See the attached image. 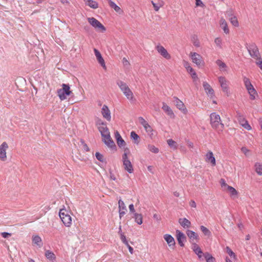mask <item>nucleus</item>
Listing matches in <instances>:
<instances>
[{"label": "nucleus", "mask_w": 262, "mask_h": 262, "mask_svg": "<svg viewBox=\"0 0 262 262\" xmlns=\"http://www.w3.org/2000/svg\"><path fill=\"white\" fill-rule=\"evenodd\" d=\"M230 20L233 26H234L235 27L238 26V25H239L238 21L237 20V17L235 16H232L231 15V16L230 18Z\"/></svg>", "instance_id": "39"}, {"label": "nucleus", "mask_w": 262, "mask_h": 262, "mask_svg": "<svg viewBox=\"0 0 262 262\" xmlns=\"http://www.w3.org/2000/svg\"><path fill=\"white\" fill-rule=\"evenodd\" d=\"M203 256L206 260V262H214L215 258L213 257L210 253L206 252L203 254Z\"/></svg>", "instance_id": "34"}, {"label": "nucleus", "mask_w": 262, "mask_h": 262, "mask_svg": "<svg viewBox=\"0 0 262 262\" xmlns=\"http://www.w3.org/2000/svg\"><path fill=\"white\" fill-rule=\"evenodd\" d=\"M239 123L241 125L244 127L245 129L249 130L251 129V127L249 124L248 121L245 119L244 116L242 117L241 118H239L237 119Z\"/></svg>", "instance_id": "21"}, {"label": "nucleus", "mask_w": 262, "mask_h": 262, "mask_svg": "<svg viewBox=\"0 0 262 262\" xmlns=\"http://www.w3.org/2000/svg\"><path fill=\"white\" fill-rule=\"evenodd\" d=\"M190 75H191V76L193 80H195L196 79H198L197 74H196V72L195 71H194L193 72L191 73Z\"/></svg>", "instance_id": "64"}, {"label": "nucleus", "mask_w": 262, "mask_h": 262, "mask_svg": "<svg viewBox=\"0 0 262 262\" xmlns=\"http://www.w3.org/2000/svg\"><path fill=\"white\" fill-rule=\"evenodd\" d=\"M96 159L100 162L106 163L103 156L99 152H96L95 154Z\"/></svg>", "instance_id": "41"}, {"label": "nucleus", "mask_w": 262, "mask_h": 262, "mask_svg": "<svg viewBox=\"0 0 262 262\" xmlns=\"http://www.w3.org/2000/svg\"><path fill=\"white\" fill-rule=\"evenodd\" d=\"M219 81L223 92L225 93L227 96H229L230 92L229 91L228 81L226 80V78L224 77L221 76L219 78Z\"/></svg>", "instance_id": "5"}, {"label": "nucleus", "mask_w": 262, "mask_h": 262, "mask_svg": "<svg viewBox=\"0 0 262 262\" xmlns=\"http://www.w3.org/2000/svg\"><path fill=\"white\" fill-rule=\"evenodd\" d=\"M192 62L195 63L198 67L204 66V62L202 60V57L199 54L193 52L191 53Z\"/></svg>", "instance_id": "6"}, {"label": "nucleus", "mask_w": 262, "mask_h": 262, "mask_svg": "<svg viewBox=\"0 0 262 262\" xmlns=\"http://www.w3.org/2000/svg\"><path fill=\"white\" fill-rule=\"evenodd\" d=\"M167 142L168 145L171 148L173 149V150L177 149L178 144L173 140H172V139H170L167 140Z\"/></svg>", "instance_id": "33"}, {"label": "nucleus", "mask_w": 262, "mask_h": 262, "mask_svg": "<svg viewBox=\"0 0 262 262\" xmlns=\"http://www.w3.org/2000/svg\"><path fill=\"white\" fill-rule=\"evenodd\" d=\"M179 223L184 228H189L191 226V222L186 218H181L179 220Z\"/></svg>", "instance_id": "23"}, {"label": "nucleus", "mask_w": 262, "mask_h": 262, "mask_svg": "<svg viewBox=\"0 0 262 262\" xmlns=\"http://www.w3.org/2000/svg\"><path fill=\"white\" fill-rule=\"evenodd\" d=\"M133 217L138 225H141L143 223V216L141 214L135 213Z\"/></svg>", "instance_id": "29"}, {"label": "nucleus", "mask_w": 262, "mask_h": 262, "mask_svg": "<svg viewBox=\"0 0 262 262\" xmlns=\"http://www.w3.org/2000/svg\"><path fill=\"white\" fill-rule=\"evenodd\" d=\"M221 25L222 26L224 33L226 34H228L229 33V30L226 22L224 20Z\"/></svg>", "instance_id": "46"}, {"label": "nucleus", "mask_w": 262, "mask_h": 262, "mask_svg": "<svg viewBox=\"0 0 262 262\" xmlns=\"http://www.w3.org/2000/svg\"><path fill=\"white\" fill-rule=\"evenodd\" d=\"M95 123L96 125L97 126V127H98L101 126V124L103 123V120L97 117L95 120Z\"/></svg>", "instance_id": "54"}, {"label": "nucleus", "mask_w": 262, "mask_h": 262, "mask_svg": "<svg viewBox=\"0 0 262 262\" xmlns=\"http://www.w3.org/2000/svg\"><path fill=\"white\" fill-rule=\"evenodd\" d=\"M1 235L3 237L6 238H8L9 237L11 236V233L6 232H3L1 233Z\"/></svg>", "instance_id": "56"}, {"label": "nucleus", "mask_w": 262, "mask_h": 262, "mask_svg": "<svg viewBox=\"0 0 262 262\" xmlns=\"http://www.w3.org/2000/svg\"><path fill=\"white\" fill-rule=\"evenodd\" d=\"M98 130L101 134L102 137L104 138L106 136V135L110 134L109 129L107 126H101L97 127Z\"/></svg>", "instance_id": "26"}, {"label": "nucleus", "mask_w": 262, "mask_h": 262, "mask_svg": "<svg viewBox=\"0 0 262 262\" xmlns=\"http://www.w3.org/2000/svg\"><path fill=\"white\" fill-rule=\"evenodd\" d=\"M184 66L185 68L187 69L188 72L190 74L194 71V69L189 65V63L188 62H186L184 64Z\"/></svg>", "instance_id": "50"}, {"label": "nucleus", "mask_w": 262, "mask_h": 262, "mask_svg": "<svg viewBox=\"0 0 262 262\" xmlns=\"http://www.w3.org/2000/svg\"><path fill=\"white\" fill-rule=\"evenodd\" d=\"M164 5V2L163 1H160V2H159L158 3L156 4H154V10L156 11H158L160 8L162 7Z\"/></svg>", "instance_id": "45"}, {"label": "nucleus", "mask_w": 262, "mask_h": 262, "mask_svg": "<svg viewBox=\"0 0 262 262\" xmlns=\"http://www.w3.org/2000/svg\"><path fill=\"white\" fill-rule=\"evenodd\" d=\"M118 204H119V211H120V210L127 211L125 204L122 200L120 199L119 200Z\"/></svg>", "instance_id": "44"}, {"label": "nucleus", "mask_w": 262, "mask_h": 262, "mask_svg": "<svg viewBox=\"0 0 262 262\" xmlns=\"http://www.w3.org/2000/svg\"><path fill=\"white\" fill-rule=\"evenodd\" d=\"M33 243L38 246L39 247H40L42 245V243L41 241V239L38 235H35L33 237L32 239Z\"/></svg>", "instance_id": "32"}, {"label": "nucleus", "mask_w": 262, "mask_h": 262, "mask_svg": "<svg viewBox=\"0 0 262 262\" xmlns=\"http://www.w3.org/2000/svg\"><path fill=\"white\" fill-rule=\"evenodd\" d=\"M196 7H201L202 8L205 7V5L201 0H195Z\"/></svg>", "instance_id": "52"}, {"label": "nucleus", "mask_w": 262, "mask_h": 262, "mask_svg": "<svg viewBox=\"0 0 262 262\" xmlns=\"http://www.w3.org/2000/svg\"><path fill=\"white\" fill-rule=\"evenodd\" d=\"M210 123L217 122V121H221V117L219 114H217L215 112L212 113L210 115Z\"/></svg>", "instance_id": "31"}, {"label": "nucleus", "mask_w": 262, "mask_h": 262, "mask_svg": "<svg viewBox=\"0 0 262 262\" xmlns=\"http://www.w3.org/2000/svg\"><path fill=\"white\" fill-rule=\"evenodd\" d=\"M61 220L66 227H70L72 224V217L69 214L62 217Z\"/></svg>", "instance_id": "24"}, {"label": "nucleus", "mask_w": 262, "mask_h": 262, "mask_svg": "<svg viewBox=\"0 0 262 262\" xmlns=\"http://www.w3.org/2000/svg\"><path fill=\"white\" fill-rule=\"evenodd\" d=\"M203 88L206 92V93L210 95V96H214V92L213 89L211 87L209 83L207 82H203Z\"/></svg>", "instance_id": "22"}, {"label": "nucleus", "mask_w": 262, "mask_h": 262, "mask_svg": "<svg viewBox=\"0 0 262 262\" xmlns=\"http://www.w3.org/2000/svg\"><path fill=\"white\" fill-rule=\"evenodd\" d=\"M110 6L113 8L116 12H118L120 10H121L120 8L114 2L112 1V0H107Z\"/></svg>", "instance_id": "36"}, {"label": "nucleus", "mask_w": 262, "mask_h": 262, "mask_svg": "<svg viewBox=\"0 0 262 262\" xmlns=\"http://www.w3.org/2000/svg\"><path fill=\"white\" fill-rule=\"evenodd\" d=\"M115 136L117 145L120 148H122V147L126 146V142L122 139V137L121 136V135H120L118 131H116L115 133Z\"/></svg>", "instance_id": "15"}, {"label": "nucleus", "mask_w": 262, "mask_h": 262, "mask_svg": "<svg viewBox=\"0 0 262 262\" xmlns=\"http://www.w3.org/2000/svg\"><path fill=\"white\" fill-rule=\"evenodd\" d=\"M148 149L150 151H151V152H153L154 154H157L159 151V150L158 148L156 147V146H155L153 145H150V144H149L148 145Z\"/></svg>", "instance_id": "42"}, {"label": "nucleus", "mask_w": 262, "mask_h": 262, "mask_svg": "<svg viewBox=\"0 0 262 262\" xmlns=\"http://www.w3.org/2000/svg\"><path fill=\"white\" fill-rule=\"evenodd\" d=\"M247 49L249 54L252 57L255 58L257 60L260 57L259 56L258 49L255 44L250 45L248 48H247Z\"/></svg>", "instance_id": "4"}, {"label": "nucleus", "mask_w": 262, "mask_h": 262, "mask_svg": "<svg viewBox=\"0 0 262 262\" xmlns=\"http://www.w3.org/2000/svg\"><path fill=\"white\" fill-rule=\"evenodd\" d=\"M103 142L112 150H117V146L111 137L110 134L106 135Z\"/></svg>", "instance_id": "7"}, {"label": "nucleus", "mask_w": 262, "mask_h": 262, "mask_svg": "<svg viewBox=\"0 0 262 262\" xmlns=\"http://www.w3.org/2000/svg\"><path fill=\"white\" fill-rule=\"evenodd\" d=\"M94 52L98 63L103 67V69H106L105 61L100 52L95 48L94 49Z\"/></svg>", "instance_id": "14"}, {"label": "nucleus", "mask_w": 262, "mask_h": 262, "mask_svg": "<svg viewBox=\"0 0 262 262\" xmlns=\"http://www.w3.org/2000/svg\"><path fill=\"white\" fill-rule=\"evenodd\" d=\"M216 63L217 65L220 67V69H223L227 68L226 63L223 62L222 60L218 59L216 60Z\"/></svg>", "instance_id": "47"}, {"label": "nucleus", "mask_w": 262, "mask_h": 262, "mask_svg": "<svg viewBox=\"0 0 262 262\" xmlns=\"http://www.w3.org/2000/svg\"><path fill=\"white\" fill-rule=\"evenodd\" d=\"M200 230L203 233V234L205 236H207L208 237L210 236L211 235V231L206 227L205 226L202 225L200 226Z\"/></svg>", "instance_id": "35"}, {"label": "nucleus", "mask_w": 262, "mask_h": 262, "mask_svg": "<svg viewBox=\"0 0 262 262\" xmlns=\"http://www.w3.org/2000/svg\"><path fill=\"white\" fill-rule=\"evenodd\" d=\"M62 88L58 89L57 91V95L61 100H65L68 96H71L73 93L70 90V86L69 84L63 83L61 85Z\"/></svg>", "instance_id": "1"}, {"label": "nucleus", "mask_w": 262, "mask_h": 262, "mask_svg": "<svg viewBox=\"0 0 262 262\" xmlns=\"http://www.w3.org/2000/svg\"><path fill=\"white\" fill-rule=\"evenodd\" d=\"M122 148H123L124 152L122 155V159L128 158V155L130 154L129 149L125 146L122 147Z\"/></svg>", "instance_id": "43"}, {"label": "nucleus", "mask_w": 262, "mask_h": 262, "mask_svg": "<svg viewBox=\"0 0 262 262\" xmlns=\"http://www.w3.org/2000/svg\"><path fill=\"white\" fill-rule=\"evenodd\" d=\"M164 238L167 242L168 246L170 247H173L172 249H173L176 245L174 238L170 234H166L164 235Z\"/></svg>", "instance_id": "17"}, {"label": "nucleus", "mask_w": 262, "mask_h": 262, "mask_svg": "<svg viewBox=\"0 0 262 262\" xmlns=\"http://www.w3.org/2000/svg\"><path fill=\"white\" fill-rule=\"evenodd\" d=\"M45 256L47 257V259H49L50 260H51L53 261L54 260H55L56 259V256L54 253L50 251V250H47L45 252Z\"/></svg>", "instance_id": "30"}, {"label": "nucleus", "mask_w": 262, "mask_h": 262, "mask_svg": "<svg viewBox=\"0 0 262 262\" xmlns=\"http://www.w3.org/2000/svg\"><path fill=\"white\" fill-rule=\"evenodd\" d=\"M255 171L259 175H262V164L259 163H256L255 164Z\"/></svg>", "instance_id": "37"}, {"label": "nucleus", "mask_w": 262, "mask_h": 262, "mask_svg": "<svg viewBox=\"0 0 262 262\" xmlns=\"http://www.w3.org/2000/svg\"><path fill=\"white\" fill-rule=\"evenodd\" d=\"M257 60H258V61L256 62V64L262 71V58L261 57H259Z\"/></svg>", "instance_id": "58"}, {"label": "nucleus", "mask_w": 262, "mask_h": 262, "mask_svg": "<svg viewBox=\"0 0 262 262\" xmlns=\"http://www.w3.org/2000/svg\"><path fill=\"white\" fill-rule=\"evenodd\" d=\"M206 161L208 162H210L211 165L214 166L216 165V161L213 152L209 151L206 155Z\"/></svg>", "instance_id": "18"}, {"label": "nucleus", "mask_w": 262, "mask_h": 262, "mask_svg": "<svg viewBox=\"0 0 262 262\" xmlns=\"http://www.w3.org/2000/svg\"><path fill=\"white\" fill-rule=\"evenodd\" d=\"M214 42L217 46L219 47L220 48H221V45H222V39L219 38L217 37L215 39Z\"/></svg>", "instance_id": "53"}, {"label": "nucleus", "mask_w": 262, "mask_h": 262, "mask_svg": "<svg viewBox=\"0 0 262 262\" xmlns=\"http://www.w3.org/2000/svg\"><path fill=\"white\" fill-rule=\"evenodd\" d=\"M226 252L228 254V255L231 257V258H236V254L233 252V251L231 250V249L230 247L228 246L226 247Z\"/></svg>", "instance_id": "40"}, {"label": "nucleus", "mask_w": 262, "mask_h": 262, "mask_svg": "<svg viewBox=\"0 0 262 262\" xmlns=\"http://www.w3.org/2000/svg\"><path fill=\"white\" fill-rule=\"evenodd\" d=\"M217 122L215 121V122H213L210 123L212 128L215 129H219V130H222L224 128V124L221 122V120H217Z\"/></svg>", "instance_id": "25"}, {"label": "nucleus", "mask_w": 262, "mask_h": 262, "mask_svg": "<svg viewBox=\"0 0 262 262\" xmlns=\"http://www.w3.org/2000/svg\"><path fill=\"white\" fill-rule=\"evenodd\" d=\"M157 50L160 54L167 59H169L171 58L170 55L168 53L167 50L162 46H157Z\"/></svg>", "instance_id": "16"}, {"label": "nucleus", "mask_w": 262, "mask_h": 262, "mask_svg": "<svg viewBox=\"0 0 262 262\" xmlns=\"http://www.w3.org/2000/svg\"><path fill=\"white\" fill-rule=\"evenodd\" d=\"M101 114L103 118H105L107 121H111V112L106 105L104 104L103 105L102 108H101Z\"/></svg>", "instance_id": "12"}, {"label": "nucleus", "mask_w": 262, "mask_h": 262, "mask_svg": "<svg viewBox=\"0 0 262 262\" xmlns=\"http://www.w3.org/2000/svg\"><path fill=\"white\" fill-rule=\"evenodd\" d=\"M192 249L200 259L203 260V256L204 253L203 252L202 249L196 243H192Z\"/></svg>", "instance_id": "13"}, {"label": "nucleus", "mask_w": 262, "mask_h": 262, "mask_svg": "<svg viewBox=\"0 0 262 262\" xmlns=\"http://www.w3.org/2000/svg\"><path fill=\"white\" fill-rule=\"evenodd\" d=\"M173 99H174L175 104L177 108L181 111L183 114H186L187 110L183 102L177 97H174Z\"/></svg>", "instance_id": "9"}, {"label": "nucleus", "mask_w": 262, "mask_h": 262, "mask_svg": "<svg viewBox=\"0 0 262 262\" xmlns=\"http://www.w3.org/2000/svg\"><path fill=\"white\" fill-rule=\"evenodd\" d=\"M8 148V144L6 142H4L0 145V159L5 161L6 159V149Z\"/></svg>", "instance_id": "10"}, {"label": "nucleus", "mask_w": 262, "mask_h": 262, "mask_svg": "<svg viewBox=\"0 0 262 262\" xmlns=\"http://www.w3.org/2000/svg\"><path fill=\"white\" fill-rule=\"evenodd\" d=\"M125 245L128 248L129 252L130 253V254H133L134 252V248L129 245L128 242H127V244Z\"/></svg>", "instance_id": "62"}, {"label": "nucleus", "mask_w": 262, "mask_h": 262, "mask_svg": "<svg viewBox=\"0 0 262 262\" xmlns=\"http://www.w3.org/2000/svg\"><path fill=\"white\" fill-rule=\"evenodd\" d=\"M139 120L140 121V122L141 123V124L144 126V125H145V124H147L148 123L144 120V119L142 117H139Z\"/></svg>", "instance_id": "60"}, {"label": "nucleus", "mask_w": 262, "mask_h": 262, "mask_svg": "<svg viewBox=\"0 0 262 262\" xmlns=\"http://www.w3.org/2000/svg\"><path fill=\"white\" fill-rule=\"evenodd\" d=\"M89 23L96 29L100 30L102 32L106 31L105 27L97 19L94 17H89L88 18Z\"/></svg>", "instance_id": "3"}, {"label": "nucleus", "mask_w": 262, "mask_h": 262, "mask_svg": "<svg viewBox=\"0 0 262 262\" xmlns=\"http://www.w3.org/2000/svg\"><path fill=\"white\" fill-rule=\"evenodd\" d=\"M227 190L230 193L231 196L237 195L238 193L237 191L231 186H228Z\"/></svg>", "instance_id": "38"}, {"label": "nucleus", "mask_w": 262, "mask_h": 262, "mask_svg": "<svg viewBox=\"0 0 262 262\" xmlns=\"http://www.w3.org/2000/svg\"><path fill=\"white\" fill-rule=\"evenodd\" d=\"M250 95V99L252 100H253L255 99V95H257V92L255 90V92H252L251 93H249Z\"/></svg>", "instance_id": "59"}, {"label": "nucleus", "mask_w": 262, "mask_h": 262, "mask_svg": "<svg viewBox=\"0 0 262 262\" xmlns=\"http://www.w3.org/2000/svg\"><path fill=\"white\" fill-rule=\"evenodd\" d=\"M129 212L130 213H136L135 212V209L134 208V204H131L129 205Z\"/></svg>", "instance_id": "61"}, {"label": "nucleus", "mask_w": 262, "mask_h": 262, "mask_svg": "<svg viewBox=\"0 0 262 262\" xmlns=\"http://www.w3.org/2000/svg\"><path fill=\"white\" fill-rule=\"evenodd\" d=\"M122 162L124 169L129 173H133L134 171L133 166L128 158L122 159Z\"/></svg>", "instance_id": "11"}, {"label": "nucleus", "mask_w": 262, "mask_h": 262, "mask_svg": "<svg viewBox=\"0 0 262 262\" xmlns=\"http://www.w3.org/2000/svg\"><path fill=\"white\" fill-rule=\"evenodd\" d=\"M246 89L247 90L248 93H251L252 92H255V89L253 87V85L251 83L249 85H247L246 86Z\"/></svg>", "instance_id": "48"}, {"label": "nucleus", "mask_w": 262, "mask_h": 262, "mask_svg": "<svg viewBox=\"0 0 262 262\" xmlns=\"http://www.w3.org/2000/svg\"><path fill=\"white\" fill-rule=\"evenodd\" d=\"M144 127L146 132L148 134H150L152 131L151 127L148 124V123L145 124V125L144 126Z\"/></svg>", "instance_id": "51"}, {"label": "nucleus", "mask_w": 262, "mask_h": 262, "mask_svg": "<svg viewBox=\"0 0 262 262\" xmlns=\"http://www.w3.org/2000/svg\"><path fill=\"white\" fill-rule=\"evenodd\" d=\"M120 238L122 242V243L124 244H126L127 242H128L126 238V236L124 234H121Z\"/></svg>", "instance_id": "55"}, {"label": "nucleus", "mask_w": 262, "mask_h": 262, "mask_svg": "<svg viewBox=\"0 0 262 262\" xmlns=\"http://www.w3.org/2000/svg\"><path fill=\"white\" fill-rule=\"evenodd\" d=\"M243 81H244L245 86L246 85H249L251 83L250 79L248 78H247L246 77H244Z\"/></svg>", "instance_id": "57"}, {"label": "nucleus", "mask_w": 262, "mask_h": 262, "mask_svg": "<svg viewBox=\"0 0 262 262\" xmlns=\"http://www.w3.org/2000/svg\"><path fill=\"white\" fill-rule=\"evenodd\" d=\"M85 4L93 9L98 8V4L97 2L93 0H84Z\"/></svg>", "instance_id": "27"}, {"label": "nucleus", "mask_w": 262, "mask_h": 262, "mask_svg": "<svg viewBox=\"0 0 262 262\" xmlns=\"http://www.w3.org/2000/svg\"><path fill=\"white\" fill-rule=\"evenodd\" d=\"M68 214L67 211L64 209H60L59 212V215L60 219H62V217H64V215H67Z\"/></svg>", "instance_id": "49"}, {"label": "nucleus", "mask_w": 262, "mask_h": 262, "mask_svg": "<svg viewBox=\"0 0 262 262\" xmlns=\"http://www.w3.org/2000/svg\"><path fill=\"white\" fill-rule=\"evenodd\" d=\"M117 84L119 86L121 90L123 92L124 95L129 100H133L134 98V95L133 92L130 90L128 85L126 83L123 82L121 80H118L117 82Z\"/></svg>", "instance_id": "2"}, {"label": "nucleus", "mask_w": 262, "mask_h": 262, "mask_svg": "<svg viewBox=\"0 0 262 262\" xmlns=\"http://www.w3.org/2000/svg\"><path fill=\"white\" fill-rule=\"evenodd\" d=\"M187 235L188 237L190 239V242L192 243V241L194 239H195L196 242H198L199 240V236L198 234L193 231L188 230L186 232Z\"/></svg>", "instance_id": "19"}, {"label": "nucleus", "mask_w": 262, "mask_h": 262, "mask_svg": "<svg viewBox=\"0 0 262 262\" xmlns=\"http://www.w3.org/2000/svg\"><path fill=\"white\" fill-rule=\"evenodd\" d=\"M220 183H221V185L222 187H227V188H228V185L226 183V181H225L224 179H221Z\"/></svg>", "instance_id": "63"}, {"label": "nucleus", "mask_w": 262, "mask_h": 262, "mask_svg": "<svg viewBox=\"0 0 262 262\" xmlns=\"http://www.w3.org/2000/svg\"><path fill=\"white\" fill-rule=\"evenodd\" d=\"M176 237L179 245L182 247H184V242L186 241V237L182 231L179 230H176Z\"/></svg>", "instance_id": "8"}, {"label": "nucleus", "mask_w": 262, "mask_h": 262, "mask_svg": "<svg viewBox=\"0 0 262 262\" xmlns=\"http://www.w3.org/2000/svg\"><path fill=\"white\" fill-rule=\"evenodd\" d=\"M130 138L134 140V142L137 144H138L140 142V136L135 131L131 132Z\"/></svg>", "instance_id": "28"}, {"label": "nucleus", "mask_w": 262, "mask_h": 262, "mask_svg": "<svg viewBox=\"0 0 262 262\" xmlns=\"http://www.w3.org/2000/svg\"><path fill=\"white\" fill-rule=\"evenodd\" d=\"M163 106L162 107V110L168 115L171 118H174L175 115L170 108V107L166 104V103L163 102Z\"/></svg>", "instance_id": "20"}]
</instances>
